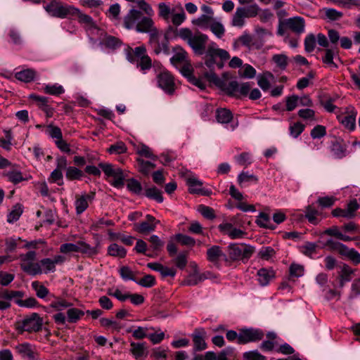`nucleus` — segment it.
<instances>
[{
	"label": "nucleus",
	"instance_id": "obj_14",
	"mask_svg": "<svg viewBox=\"0 0 360 360\" xmlns=\"http://www.w3.org/2000/svg\"><path fill=\"white\" fill-rule=\"evenodd\" d=\"M146 218V221L134 224V229L136 231L146 234L155 231L159 221L156 220L155 218L150 214H147Z\"/></svg>",
	"mask_w": 360,
	"mask_h": 360
},
{
	"label": "nucleus",
	"instance_id": "obj_56",
	"mask_svg": "<svg viewBox=\"0 0 360 360\" xmlns=\"http://www.w3.org/2000/svg\"><path fill=\"white\" fill-rule=\"evenodd\" d=\"M168 349L162 347L153 349L151 356L155 360L165 359L167 357Z\"/></svg>",
	"mask_w": 360,
	"mask_h": 360
},
{
	"label": "nucleus",
	"instance_id": "obj_9",
	"mask_svg": "<svg viewBox=\"0 0 360 360\" xmlns=\"http://www.w3.org/2000/svg\"><path fill=\"white\" fill-rule=\"evenodd\" d=\"M98 166L103 171L108 177H112L111 185L115 188H120L124 186V176L122 170L111 164L100 163Z\"/></svg>",
	"mask_w": 360,
	"mask_h": 360
},
{
	"label": "nucleus",
	"instance_id": "obj_24",
	"mask_svg": "<svg viewBox=\"0 0 360 360\" xmlns=\"http://www.w3.org/2000/svg\"><path fill=\"white\" fill-rule=\"evenodd\" d=\"M90 200L91 195L86 193L75 196L74 205L77 214H81L87 209Z\"/></svg>",
	"mask_w": 360,
	"mask_h": 360
},
{
	"label": "nucleus",
	"instance_id": "obj_27",
	"mask_svg": "<svg viewBox=\"0 0 360 360\" xmlns=\"http://www.w3.org/2000/svg\"><path fill=\"white\" fill-rule=\"evenodd\" d=\"M150 42L156 54H160L161 53H168L169 50L167 47V41L166 40L164 39L162 41H160L158 36H152Z\"/></svg>",
	"mask_w": 360,
	"mask_h": 360
},
{
	"label": "nucleus",
	"instance_id": "obj_51",
	"mask_svg": "<svg viewBox=\"0 0 360 360\" xmlns=\"http://www.w3.org/2000/svg\"><path fill=\"white\" fill-rule=\"evenodd\" d=\"M238 183L243 186L244 184L250 182V181H257V178L256 176L250 174L248 172H242L240 173L237 177Z\"/></svg>",
	"mask_w": 360,
	"mask_h": 360
},
{
	"label": "nucleus",
	"instance_id": "obj_15",
	"mask_svg": "<svg viewBox=\"0 0 360 360\" xmlns=\"http://www.w3.org/2000/svg\"><path fill=\"white\" fill-rule=\"evenodd\" d=\"M46 11L52 16L65 18L68 15V8L63 3L53 0L45 6Z\"/></svg>",
	"mask_w": 360,
	"mask_h": 360
},
{
	"label": "nucleus",
	"instance_id": "obj_46",
	"mask_svg": "<svg viewBox=\"0 0 360 360\" xmlns=\"http://www.w3.org/2000/svg\"><path fill=\"white\" fill-rule=\"evenodd\" d=\"M174 238L183 245L193 247L195 244V240L187 235L178 233L174 236Z\"/></svg>",
	"mask_w": 360,
	"mask_h": 360
},
{
	"label": "nucleus",
	"instance_id": "obj_49",
	"mask_svg": "<svg viewBox=\"0 0 360 360\" xmlns=\"http://www.w3.org/2000/svg\"><path fill=\"white\" fill-rule=\"evenodd\" d=\"M205 278L206 277L204 276L203 274L195 271L188 276L187 279L185 281V284L187 285H195Z\"/></svg>",
	"mask_w": 360,
	"mask_h": 360
},
{
	"label": "nucleus",
	"instance_id": "obj_37",
	"mask_svg": "<svg viewBox=\"0 0 360 360\" xmlns=\"http://www.w3.org/2000/svg\"><path fill=\"white\" fill-rule=\"evenodd\" d=\"M108 252L110 256L123 258L126 256L127 250L117 243H112L108 248Z\"/></svg>",
	"mask_w": 360,
	"mask_h": 360
},
{
	"label": "nucleus",
	"instance_id": "obj_61",
	"mask_svg": "<svg viewBox=\"0 0 360 360\" xmlns=\"http://www.w3.org/2000/svg\"><path fill=\"white\" fill-rule=\"evenodd\" d=\"M120 275L121 278L124 281H133L135 282V279L134 278V274L131 269L127 266H122L120 270Z\"/></svg>",
	"mask_w": 360,
	"mask_h": 360
},
{
	"label": "nucleus",
	"instance_id": "obj_60",
	"mask_svg": "<svg viewBox=\"0 0 360 360\" xmlns=\"http://www.w3.org/2000/svg\"><path fill=\"white\" fill-rule=\"evenodd\" d=\"M300 117L305 120L315 121V111L311 108L300 109L298 111Z\"/></svg>",
	"mask_w": 360,
	"mask_h": 360
},
{
	"label": "nucleus",
	"instance_id": "obj_38",
	"mask_svg": "<svg viewBox=\"0 0 360 360\" xmlns=\"http://www.w3.org/2000/svg\"><path fill=\"white\" fill-rule=\"evenodd\" d=\"M213 18L207 15L202 14L197 18L192 20V24L196 25L200 28H207L210 26V23L212 22Z\"/></svg>",
	"mask_w": 360,
	"mask_h": 360
},
{
	"label": "nucleus",
	"instance_id": "obj_6",
	"mask_svg": "<svg viewBox=\"0 0 360 360\" xmlns=\"http://www.w3.org/2000/svg\"><path fill=\"white\" fill-rule=\"evenodd\" d=\"M228 265L233 262L249 258L252 254L251 247L243 243H231L227 247Z\"/></svg>",
	"mask_w": 360,
	"mask_h": 360
},
{
	"label": "nucleus",
	"instance_id": "obj_4",
	"mask_svg": "<svg viewBox=\"0 0 360 360\" xmlns=\"http://www.w3.org/2000/svg\"><path fill=\"white\" fill-rule=\"evenodd\" d=\"M171 63L184 76H188L192 70V66L190 63L188 53L180 46H176L173 48V56L170 58Z\"/></svg>",
	"mask_w": 360,
	"mask_h": 360
},
{
	"label": "nucleus",
	"instance_id": "obj_2",
	"mask_svg": "<svg viewBox=\"0 0 360 360\" xmlns=\"http://www.w3.org/2000/svg\"><path fill=\"white\" fill-rule=\"evenodd\" d=\"M79 20L84 24L88 35L91 40L98 41L103 49H115L120 46L121 41L119 39L107 35L105 32L98 28L93 19L87 15H81Z\"/></svg>",
	"mask_w": 360,
	"mask_h": 360
},
{
	"label": "nucleus",
	"instance_id": "obj_7",
	"mask_svg": "<svg viewBox=\"0 0 360 360\" xmlns=\"http://www.w3.org/2000/svg\"><path fill=\"white\" fill-rule=\"evenodd\" d=\"M338 122L348 131H353L356 129L357 110L352 105L347 106L335 112Z\"/></svg>",
	"mask_w": 360,
	"mask_h": 360
},
{
	"label": "nucleus",
	"instance_id": "obj_50",
	"mask_svg": "<svg viewBox=\"0 0 360 360\" xmlns=\"http://www.w3.org/2000/svg\"><path fill=\"white\" fill-rule=\"evenodd\" d=\"M44 91L46 94L58 96L65 92L63 87L58 84H48L44 88Z\"/></svg>",
	"mask_w": 360,
	"mask_h": 360
},
{
	"label": "nucleus",
	"instance_id": "obj_1",
	"mask_svg": "<svg viewBox=\"0 0 360 360\" xmlns=\"http://www.w3.org/2000/svg\"><path fill=\"white\" fill-rule=\"evenodd\" d=\"M177 36L186 41L196 55H203L205 56V65L212 69L216 64V58H219L221 61H226L229 59L230 55L224 49H219L215 42H210L207 44L208 37L200 32L193 33L189 28H181Z\"/></svg>",
	"mask_w": 360,
	"mask_h": 360
},
{
	"label": "nucleus",
	"instance_id": "obj_52",
	"mask_svg": "<svg viewBox=\"0 0 360 360\" xmlns=\"http://www.w3.org/2000/svg\"><path fill=\"white\" fill-rule=\"evenodd\" d=\"M323 11L326 17L332 21L338 20L343 15L342 12L332 8H324Z\"/></svg>",
	"mask_w": 360,
	"mask_h": 360
},
{
	"label": "nucleus",
	"instance_id": "obj_34",
	"mask_svg": "<svg viewBox=\"0 0 360 360\" xmlns=\"http://www.w3.org/2000/svg\"><path fill=\"white\" fill-rule=\"evenodd\" d=\"M173 8L172 13V22L175 26H179L181 25L186 20V13L181 6H179L178 8Z\"/></svg>",
	"mask_w": 360,
	"mask_h": 360
},
{
	"label": "nucleus",
	"instance_id": "obj_42",
	"mask_svg": "<svg viewBox=\"0 0 360 360\" xmlns=\"http://www.w3.org/2000/svg\"><path fill=\"white\" fill-rule=\"evenodd\" d=\"M273 77L274 76L271 72L259 75L257 78V84L262 90L267 91L270 87V79Z\"/></svg>",
	"mask_w": 360,
	"mask_h": 360
},
{
	"label": "nucleus",
	"instance_id": "obj_53",
	"mask_svg": "<svg viewBox=\"0 0 360 360\" xmlns=\"http://www.w3.org/2000/svg\"><path fill=\"white\" fill-rule=\"evenodd\" d=\"M136 62L137 68H139L143 74H145L147 70H150L152 66V61L148 56L136 60Z\"/></svg>",
	"mask_w": 360,
	"mask_h": 360
},
{
	"label": "nucleus",
	"instance_id": "obj_16",
	"mask_svg": "<svg viewBox=\"0 0 360 360\" xmlns=\"http://www.w3.org/2000/svg\"><path fill=\"white\" fill-rule=\"evenodd\" d=\"M206 335L207 333L203 328H195L191 334L195 351H202L207 348Z\"/></svg>",
	"mask_w": 360,
	"mask_h": 360
},
{
	"label": "nucleus",
	"instance_id": "obj_64",
	"mask_svg": "<svg viewBox=\"0 0 360 360\" xmlns=\"http://www.w3.org/2000/svg\"><path fill=\"white\" fill-rule=\"evenodd\" d=\"M243 358L245 360H265V356L262 355L257 350L245 352Z\"/></svg>",
	"mask_w": 360,
	"mask_h": 360
},
{
	"label": "nucleus",
	"instance_id": "obj_62",
	"mask_svg": "<svg viewBox=\"0 0 360 360\" xmlns=\"http://www.w3.org/2000/svg\"><path fill=\"white\" fill-rule=\"evenodd\" d=\"M210 27L212 33L218 38H221L224 36L225 30L221 23L214 22L210 25Z\"/></svg>",
	"mask_w": 360,
	"mask_h": 360
},
{
	"label": "nucleus",
	"instance_id": "obj_40",
	"mask_svg": "<svg viewBox=\"0 0 360 360\" xmlns=\"http://www.w3.org/2000/svg\"><path fill=\"white\" fill-rule=\"evenodd\" d=\"M145 195L148 198L155 200L159 203L162 202L164 200L161 191L155 186L146 188Z\"/></svg>",
	"mask_w": 360,
	"mask_h": 360
},
{
	"label": "nucleus",
	"instance_id": "obj_19",
	"mask_svg": "<svg viewBox=\"0 0 360 360\" xmlns=\"http://www.w3.org/2000/svg\"><path fill=\"white\" fill-rule=\"evenodd\" d=\"M219 230L223 234L227 235L231 239L242 238L245 236V232L240 229H237L229 222H224L219 225Z\"/></svg>",
	"mask_w": 360,
	"mask_h": 360
},
{
	"label": "nucleus",
	"instance_id": "obj_13",
	"mask_svg": "<svg viewBox=\"0 0 360 360\" xmlns=\"http://www.w3.org/2000/svg\"><path fill=\"white\" fill-rule=\"evenodd\" d=\"M158 84L165 93L172 94L174 91L173 77L169 72L163 70L157 77Z\"/></svg>",
	"mask_w": 360,
	"mask_h": 360
},
{
	"label": "nucleus",
	"instance_id": "obj_17",
	"mask_svg": "<svg viewBox=\"0 0 360 360\" xmlns=\"http://www.w3.org/2000/svg\"><path fill=\"white\" fill-rule=\"evenodd\" d=\"M45 133L53 139L58 148L63 152H68V144L62 140V133L60 128L49 125L46 127Z\"/></svg>",
	"mask_w": 360,
	"mask_h": 360
},
{
	"label": "nucleus",
	"instance_id": "obj_32",
	"mask_svg": "<svg viewBox=\"0 0 360 360\" xmlns=\"http://www.w3.org/2000/svg\"><path fill=\"white\" fill-rule=\"evenodd\" d=\"M36 77V72L32 69H25L17 72L15 74V77L23 82H30L34 79Z\"/></svg>",
	"mask_w": 360,
	"mask_h": 360
},
{
	"label": "nucleus",
	"instance_id": "obj_31",
	"mask_svg": "<svg viewBox=\"0 0 360 360\" xmlns=\"http://www.w3.org/2000/svg\"><path fill=\"white\" fill-rule=\"evenodd\" d=\"M216 119L219 123L229 124L233 119V114L227 108H218L216 110Z\"/></svg>",
	"mask_w": 360,
	"mask_h": 360
},
{
	"label": "nucleus",
	"instance_id": "obj_30",
	"mask_svg": "<svg viewBox=\"0 0 360 360\" xmlns=\"http://www.w3.org/2000/svg\"><path fill=\"white\" fill-rule=\"evenodd\" d=\"M338 56V51L335 48L333 49H326L325 51V55L322 58V61L329 68L333 69H336L338 65L333 61V59L335 57Z\"/></svg>",
	"mask_w": 360,
	"mask_h": 360
},
{
	"label": "nucleus",
	"instance_id": "obj_23",
	"mask_svg": "<svg viewBox=\"0 0 360 360\" xmlns=\"http://www.w3.org/2000/svg\"><path fill=\"white\" fill-rule=\"evenodd\" d=\"M285 25L289 29L297 34H301L304 32V20L301 17L290 18L286 20Z\"/></svg>",
	"mask_w": 360,
	"mask_h": 360
},
{
	"label": "nucleus",
	"instance_id": "obj_58",
	"mask_svg": "<svg viewBox=\"0 0 360 360\" xmlns=\"http://www.w3.org/2000/svg\"><path fill=\"white\" fill-rule=\"evenodd\" d=\"M316 39L312 34H308L304 39V49L307 52H312L316 46Z\"/></svg>",
	"mask_w": 360,
	"mask_h": 360
},
{
	"label": "nucleus",
	"instance_id": "obj_8",
	"mask_svg": "<svg viewBox=\"0 0 360 360\" xmlns=\"http://www.w3.org/2000/svg\"><path fill=\"white\" fill-rule=\"evenodd\" d=\"M43 321L38 314L33 313L16 323V329L20 333L38 332L41 329Z\"/></svg>",
	"mask_w": 360,
	"mask_h": 360
},
{
	"label": "nucleus",
	"instance_id": "obj_44",
	"mask_svg": "<svg viewBox=\"0 0 360 360\" xmlns=\"http://www.w3.org/2000/svg\"><path fill=\"white\" fill-rule=\"evenodd\" d=\"M202 182L196 178H188L187 185L191 193H200L202 188Z\"/></svg>",
	"mask_w": 360,
	"mask_h": 360
},
{
	"label": "nucleus",
	"instance_id": "obj_11",
	"mask_svg": "<svg viewBox=\"0 0 360 360\" xmlns=\"http://www.w3.org/2000/svg\"><path fill=\"white\" fill-rule=\"evenodd\" d=\"M207 258L217 268H220L223 263L228 265L227 255L218 245H213L207 250Z\"/></svg>",
	"mask_w": 360,
	"mask_h": 360
},
{
	"label": "nucleus",
	"instance_id": "obj_25",
	"mask_svg": "<svg viewBox=\"0 0 360 360\" xmlns=\"http://www.w3.org/2000/svg\"><path fill=\"white\" fill-rule=\"evenodd\" d=\"M147 56L146 49L143 45L136 47L134 50L129 47L126 50L127 59L130 62H134L136 58L138 60Z\"/></svg>",
	"mask_w": 360,
	"mask_h": 360
},
{
	"label": "nucleus",
	"instance_id": "obj_41",
	"mask_svg": "<svg viewBox=\"0 0 360 360\" xmlns=\"http://www.w3.org/2000/svg\"><path fill=\"white\" fill-rule=\"evenodd\" d=\"M139 171L145 175H148L150 171L155 167V164L150 161H146L141 158H137Z\"/></svg>",
	"mask_w": 360,
	"mask_h": 360
},
{
	"label": "nucleus",
	"instance_id": "obj_43",
	"mask_svg": "<svg viewBox=\"0 0 360 360\" xmlns=\"http://www.w3.org/2000/svg\"><path fill=\"white\" fill-rule=\"evenodd\" d=\"M30 98L34 101L40 108L49 113V111L51 110V108L48 104V98L36 94H31L30 96Z\"/></svg>",
	"mask_w": 360,
	"mask_h": 360
},
{
	"label": "nucleus",
	"instance_id": "obj_39",
	"mask_svg": "<svg viewBox=\"0 0 360 360\" xmlns=\"http://www.w3.org/2000/svg\"><path fill=\"white\" fill-rule=\"evenodd\" d=\"M23 212L22 206L20 204H16L13 207L12 210L7 216V221L10 224L18 221Z\"/></svg>",
	"mask_w": 360,
	"mask_h": 360
},
{
	"label": "nucleus",
	"instance_id": "obj_33",
	"mask_svg": "<svg viewBox=\"0 0 360 360\" xmlns=\"http://www.w3.org/2000/svg\"><path fill=\"white\" fill-rule=\"evenodd\" d=\"M120 6L119 4H112L107 13L106 15L108 18L112 21L115 24H117L120 20Z\"/></svg>",
	"mask_w": 360,
	"mask_h": 360
},
{
	"label": "nucleus",
	"instance_id": "obj_22",
	"mask_svg": "<svg viewBox=\"0 0 360 360\" xmlns=\"http://www.w3.org/2000/svg\"><path fill=\"white\" fill-rule=\"evenodd\" d=\"M80 252L89 255H96L97 253L96 248L91 247L86 243L80 240L77 241L76 243H69V252Z\"/></svg>",
	"mask_w": 360,
	"mask_h": 360
},
{
	"label": "nucleus",
	"instance_id": "obj_54",
	"mask_svg": "<svg viewBox=\"0 0 360 360\" xmlns=\"http://www.w3.org/2000/svg\"><path fill=\"white\" fill-rule=\"evenodd\" d=\"M240 75L243 78L252 79L256 75V70L252 65L245 64L240 71Z\"/></svg>",
	"mask_w": 360,
	"mask_h": 360
},
{
	"label": "nucleus",
	"instance_id": "obj_12",
	"mask_svg": "<svg viewBox=\"0 0 360 360\" xmlns=\"http://www.w3.org/2000/svg\"><path fill=\"white\" fill-rule=\"evenodd\" d=\"M264 337V333L260 329L248 328L239 332V344H247L260 340Z\"/></svg>",
	"mask_w": 360,
	"mask_h": 360
},
{
	"label": "nucleus",
	"instance_id": "obj_55",
	"mask_svg": "<svg viewBox=\"0 0 360 360\" xmlns=\"http://www.w3.org/2000/svg\"><path fill=\"white\" fill-rule=\"evenodd\" d=\"M138 285L145 287L151 288L155 284V277L152 275H146L139 281H135Z\"/></svg>",
	"mask_w": 360,
	"mask_h": 360
},
{
	"label": "nucleus",
	"instance_id": "obj_63",
	"mask_svg": "<svg viewBox=\"0 0 360 360\" xmlns=\"http://www.w3.org/2000/svg\"><path fill=\"white\" fill-rule=\"evenodd\" d=\"M50 307L53 308L56 312H59L68 307V302L65 300L57 298L51 303Z\"/></svg>",
	"mask_w": 360,
	"mask_h": 360
},
{
	"label": "nucleus",
	"instance_id": "obj_21",
	"mask_svg": "<svg viewBox=\"0 0 360 360\" xmlns=\"http://www.w3.org/2000/svg\"><path fill=\"white\" fill-rule=\"evenodd\" d=\"M341 256L349 259L354 264L360 263V253L354 248H348L345 244L339 245V249L337 251Z\"/></svg>",
	"mask_w": 360,
	"mask_h": 360
},
{
	"label": "nucleus",
	"instance_id": "obj_28",
	"mask_svg": "<svg viewBox=\"0 0 360 360\" xmlns=\"http://www.w3.org/2000/svg\"><path fill=\"white\" fill-rule=\"evenodd\" d=\"M354 273L353 269L349 265L343 264L340 272V286L343 287L346 283L349 282L353 278Z\"/></svg>",
	"mask_w": 360,
	"mask_h": 360
},
{
	"label": "nucleus",
	"instance_id": "obj_26",
	"mask_svg": "<svg viewBox=\"0 0 360 360\" xmlns=\"http://www.w3.org/2000/svg\"><path fill=\"white\" fill-rule=\"evenodd\" d=\"M17 352L23 358H27L30 360H34L36 357V353L32 349V346L29 343H22L15 347Z\"/></svg>",
	"mask_w": 360,
	"mask_h": 360
},
{
	"label": "nucleus",
	"instance_id": "obj_48",
	"mask_svg": "<svg viewBox=\"0 0 360 360\" xmlns=\"http://www.w3.org/2000/svg\"><path fill=\"white\" fill-rule=\"evenodd\" d=\"M32 287L34 290L37 296L39 298H44L49 294V290L39 281H33Z\"/></svg>",
	"mask_w": 360,
	"mask_h": 360
},
{
	"label": "nucleus",
	"instance_id": "obj_3",
	"mask_svg": "<svg viewBox=\"0 0 360 360\" xmlns=\"http://www.w3.org/2000/svg\"><path fill=\"white\" fill-rule=\"evenodd\" d=\"M153 25L152 19L143 16L136 9H131L124 18V26L127 30L135 29L138 32H147Z\"/></svg>",
	"mask_w": 360,
	"mask_h": 360
},
{
	"label": "nucleus",
	"instance_id": "obj_59",
	"mask_svg": "<svg viewBox=\"0 0 360 360\" xmlns=\"http://www.w3.org/2000/svg\"><path fill=\"white\" fill-rule=\"evenodd\" d=\"M304 125L300 122H295L290 127V134L293 138H297L304 131Z\"/></svg>",
	"mask_w": 360,
	"mask_h": 360
},
{
	"label": "nucleus",
	"instance_id": "obj_35",
	"mask_svg": "<svg viewBox=\"0 0 360 360\" xmlns=\"http://www.w3.org/2000/svg\"><path fill=\"white\" fill-rule=\"evenodd\" d=\"M245 18H252L257 15L259 8L256 4L249 5L248 6H242L237 8Z\"/></svg>",
	"mask_w": 360,
	"mask_h": 360
},
{
	"label": "nucleus",
	"instance_id": "obj_10",
	"mask_svg": "<svg viewBox=\"0 0 360 360\" xmlns=\"http://www.w3.org/2000/svg\"><path fill=\"white\" fill-rule=\"evenodd\" d=\"M205 77L208 80L224 90L229 95L238 96V83L236 81H226L219 78L214 72L206 73Z\"/></svg>",
	"mask_w": 360,
	"mask_h": 360
},
{
	"label": "nucleus",
	"instance_id": "obj_20",
	"mask_svg": "<svg viewBox=\"0 0 360 360\" xmlns=\"http://www.w3.org/2000/svg\"><path fill=\"white\" fill-rule=\"evenodd\" d=\"M129 350L136 360H144L148 355V348L144 342H131Z\"/></svg>",
	"mask_w": 360,
	"mask_h": 360
},
{
	"label": "nucleus",
	"instance_id": "obj_47",
	"mask_svg": "<svg viewBox=\"0 0 360 360\" xmlns=\"http://www.w3.org/2000/svg\"><path fill=\"white\" fill-rule=\"evenodd\" d=\"M137 153L145 158L151 159L153 161L158 160V156L153 153L152 150L146 145H141L136 150Z\"/></svg>",
	"mask_w": 360,
	"mask_h": 360
},
{
	"label": "nucleus",
	"instance_id": "obj_18",
	"mask_svg": "<svg viewBox=\"0 0 360 360\" xmlns=\"http://www.w3.org/2000/svg\"><path fill=\"white\" fill-rule=\"evenodd\" d=\"M7 180L13 184H18L23 181H27L31 176L24 175L17 167H11L3 173Z\"/></svg>",
	"mask_w": 360,
	"mask_h": 360
},
{
	"label": "nucleus",
	"instance_id": "obj_29",
	"mask_svg": "<svg viewBox=\"0 0 360 360\" xmlns=\"http://www.w3.org/2000/svg\"><path fill=\"white\" fill-rule=\"evenodd\" d=\"M257 276L259 283L262 286H265L274 278V272L272 269L262 268L257 271Z\"/></svg>",
	"mask_w": 360,
	"mask_h": 360
},
{
	"label": "nucleus",
	"instance_id": "obj_57",
	"mask_svg": "<svg viewBox=\"0 0 360 360\" xmlns=\"http://www.w3.org/2000/svg\"><path fill=\"white\" fill-rule=\"evenodd\" d=\"M20 238L10 237L7 238L5 240L6 252H13L18 245V241H20Z\"/></svg>",
	"mask_w": 360,
	"mask_h": 360
},
{
	"label": "nucleus",
	"instance_id": "obj_36",
	"mask_svg": "<svg viewBox=\"0 0 360 360\" xmlns=\"http://www.w3.org/2000/svg\"><path fill=\"white\" fill-rule=\"evenodd\" d=\"M271 60L275 63L276 67L281 71L285 70L288 65V58L283 53L274 54Z\"/></svg>",
	"mask_w": 360,
	"mask_h": 360
},
{
	"label": "nucleus",
	"instance_id": "obj_5",
	"mask_svg": "<svg viewBox=\"0 0 360 360\" xmlns=\"http://www.w3.org/2000/svg\"><path fill=\"white\" fill-rule=\"evenodd\" d=\"M21 269L26 274L35 276L42 273V269L39 262H37V253L34 251H30L19 256Z\"/></svg>",
	"mask_w": 360,
	"mask_h": 360
},
{
	"label": "nucleus",
	"instance_id": "obj_45",
	"mask_svg": "<svg viewBox=\"0 0 360 360\" xmlns=\"http://www.w3.org/2000/svg\"><path fill=\"white\" fill-rule=\"evenodd\" d=\"M316 244L312 242H307L300 247V251L304 255L312 257L316 253Z\"/></svg>",
	"mask_w": 360,
	"mask_h": 360
}]
</instances>
